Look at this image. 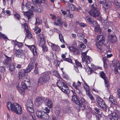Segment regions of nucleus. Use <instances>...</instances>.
I'll list each match as a JSON object with an SVG mask.
<instances>
[{
	"mask_svg": "<svg viewBox=\"0 0 120 120\" xmlns=\"http://www.w3.org/2000/svg\"><path fill=\"white\" fill-rule=\"evenodd\" d=\"M7 106L8 109L15 112L18 115H20L22 112V110L21 106L18 103H14L13 104L10 102L7 103Z\"/></svg>",
	"mask_w": 120,
	"mask_h": 120,
	"instance_id": "1",
	"label": "nucleus"
},
{
	"mask_svg": "<svg viewBox=\"0 0 120 120\" xmlns=\"http://www.w3.org/2000/svg\"><path fill=\"white\" fill-rule=\"evenodd\" d=\"M51 73L50 71H47L41 73V76L40 77L38 82V84L39 85L43 84V83H49L50 79Z\"/></svg>",
	"mask_w": 120,
	"mask_h": 120,
	"instance_id": "2",
	"label": "nucleus"
},
{
	"mask_svg": "<svg viewBox=\"0 0 120 120\" xmlns=\"http://www.w3.org/2000/svg\"><path fill=\"white\" fill-rule=\"evenodd\" d=\"M97 42L96 44L97 49L100 52H102V45L103 44L105 38L102 35H98L97 36Z\"/></svg>",
	"mask_w": 120,
	"mask_h": 120,
	"instance_id": "3",
	"label": "nucleus"
},
{
	"mask_svg": "<svg viewBox=\"0 0 120 120\" xmlns=\"http://www.w3.org/2000/svg\"><path fill=\"white\" fill-rule=\"evenodd\" d=\"M72 93L73 95V96L72 98V101L74 102L75 103L77 106L76 108L78 109L80 108L81 109H84V107L83 105L82 104L81 105L80 103V101L79 100V98H78L77 96L76 95V94L75 92L73 90H71Z\"/></svg>",
	"mask_w": 120,
	"mask_h": 120,
	"instance_id": "4",
	"label": "nucleus"
},
{
	"mask_svg": "<svg viewBox=\"0 0 120 120\" xmlns=\"http://www.w3.org/2000/svg\"><path fill=\"white\" fill-rule=\"evenodd\" d=\"M91 9L89 12L90 15L94 18L98 17L100 13V11L98 9L97 7L93 5H91Z\"/></svg>",
	"mask_w": 120,
	"mask_h": 120,
	"instance_id": "5",
	"label": "nucleus"
},
{
	"mask_svg": "<svg viewBox=\"0 0 120 120\" xmlns=\"http://www.w3.org/2000/svg\"><path fill=\"white\" fill-rule=\"evenodd\" d=\"M110 68L113 69V68H114L115 74L116 75L117 73L120 74V64L118 60L116 61L115 62H112V63L110 65Z\"/></svg>",
	"mask_w": 120,
	"mask_h": 120,
	"instance_id": "6",
	"label": "nucleus"
},
{
	"mask_svg": "<svg viewBox=\"0 0 120 120\" xmlns=\"http://www.w3.org/2000/svg\"><path fill=\"white\" fill-rule=\"evenodd\" d=\"M97 101L99 105L101 108L105 111H106L107 109V106L105 104L104 101L100 97L98 96L97 98Z\"/></svg>",
	"mask_w": 120,
	"mask_h": 120,
	"instance_id": "7",
	"label": "nucleus"
},
{
	"mask_svg": "<svg viewBox=\"0 0 120 120\" xmlns=\"http://www.w3.org/2000/svg\"><path fill=\"white\" fill-rule=\"evenodd\" d=\"M30 79L29 78H25L21 83V87L23 89H26L30 86Z\"/></svg>",
	"mask_w": 120,
	"mask_h": 120,
	"instance_id": "8",
	"label": "nucleus"
},
{
	"mask_svg": "<svg viewBox=\"0 0 120 120\" xmlns=\"http://www.w3.org/2000/svg\"><path fill=\"white\" fill-rule=\"evenodd\" d=\"M31 71L27 67L26 69H21L19 70L18 73L19 79H22L25 76V74L29 73Z\"/></svg>",
	"mask_w": 120,
	"mask_h": 120,
	"instance_id": "9",
	"label": "nucleus"
},
{
	"mask_svg": "<svg viewBox=\"0 0 120 120\" xmlns=\"http://www.w3.org/2000/svg\"><path fill=\"white\" fill-rule=\"evenodd\" d=\"M15 54L16 56L19 58H23L25 56V54L22 49H18L15 50Z\"/></svg>",
	"mask_w": 120,
	"mask_h": 120,
	"instance_id": "10",
	"label": "nucleus"
},
{
	"mask_svg": "<svg viewBox=\"0 0 120 120\" xmlns=\"http://www.w3.org/2000/svg\"><path fill=\"white\" fill-rule=\"evenodd\" d=\"M45 98L43 97H38L35 99V104L37 106H39L41 105L45 100Z\"/></svg>",
	"mask_w": 120,
	"mask_h": 120,
	"instance_id": "11",
	"label": "nucleus"
},
{
	"mask_svg": "<svg viewBox=\"0 0 120 120\" xmlns=\"http://www.w3.org/2000/svg\"><path fill=\"white\" fill-rule=\"evenodd\" d=\"M26 107L27 110L30 113H33L34 112L33 104L31 101L26 103Z\"/></svg>",
	"mask_w": 120,
	"mask_h": 120,
	"instance_id": "12",
	"label": "nucleus"
},
{
	"mask_svg": "<svg viewBox=\"0 0 120 120\" xmlns=\"http://www.w3.org/2000/svg\"><path fill=\"white\" fill-rule=\"evenodd\" d=\"M70 51L72 52L73 54L76 55L80 54V50L78 48H74L73 47L70 46L69 48Z\"/></svg>",
	"mask_w": 120,
	"mask_h": 120,
	"instance_id": "13",
	"label": "nucleus"
},
{
	"mask_svg": "<svg viewBox=\"0 0 120 120\" xmlns=\"http://www.w3.org/2000/svg\"><path fill=\"white\" fill-rule=\"evenodd\" d=\"M22 13L24 14V15L26 17L28 21L30 20H31V17H32L34 15L33 12L31 11H23Z\"/></svg>",
	"mask_w": 120,
	"mask_h": 120,
	"instance_id": "14",
	"label": "nucleus"
},
{
	"mask_svg": "<svg viewBox=\"0 0 120 120\" xmlns=\"http://www.w3.org/2000/svg\"><path fill=\"white\" fill-rule=\"evenodd\" d=\"M108 37L110 41L112 43H114L117 41V39L115 34L114 33H112L109 34Z\"/></svg>",
	"mask_w": 120,
	"mask_h": 120,
	"instance_id": "15",
	"label": "nucleus"
},
{
	"mask_svg": "<svg viewBox=\"0 0 120 120\" xmlns=\"http://www.w3.org/2000/svg\"><path fill=\"white\" fill-rule=\"evenodd\" d=\"M4 56L5 59L3 62V64L6 66L10 64L12 60V57H9L5 54Z\"/></svg>",
	"mask_w": 120,
	"mask_h": 120,
	"instance_id": "16",
	"label": "nucleus"
},
{
	"mask_svg": "<svg viewBox=\"0 0 120 120\" xmlns=\"http://www.w3.org/2000/svg\"><path fill=\"white\" fill-rule=\"evenodd\" d=\"M81 85V82L79 81H78L77 83H76L75 82H74L72 84L73 86L77 90V92L79 94H81V92L80 91L79 87Z\"/></svg>",
	"mask_w": 120,
	"mask_h": 120,
	"instance_id": "17",
	"label": "nucleus"
},
{
	"mask_svg": "<svg viewBox=\"0 0 120 120\" xmlns=\"http://www.w3.org/2000/svg\"><path fill=\"white\" fill-rule=\"evenodd\" d=\"M36 61V59L34 58H32L30 59V62L27 67V68L31 71L34 68V64Z\"/></svg>",
	"mask_w": 120,
	"mask_h": 120,
	"instance_id": "18",
	"label": "nucleus"
},
{
	"mask_svg": "<svg viewBox=\"0 0 120 120\" xmlns=\"http://www.w3.org/2000/svg\"><path fill=\"white\" fill-rule=\"evenodd\" d=\"M27 46L30 49L34 56H36L37 55V51L36 47L35 45H27Z\"/></svg>",
	"mask_w": 120,
	"mask_h": 120,
	"instance_id": "19",
	"label": "nucleus"
},
{
	"mask_svg": "<svg viewBox=\"0 0 120 120\" xmlns=\"http://www.w3.org/2000/svg\"><path fill=\"white\" fill-rule=\"evenodd\" d=\"M64 22L60 17H56L54 22V25L56 26L61 25L63 24Z\"/></svg>",
	"mask_w": 120,
	"mask_h": 120,
	"instance_id": "20",
	"label": "nucleus"
},
{
	"mask_svg": "<svg viewBox=\"0 0 120 120\" xmlns=\"http://www.w3.org/2000/svg\"><path fill=\"white\" fill-rule=\"evenodd\" d=\"M63 92L67 94H68L70 92V90L69 89L68 86L67 84L65 83L64 85L60 89Z\"/></svg>",
	"mask_w": 120,
	"mask_h": 120,
	"instance_id": "21",
	"label": "nucleus"
},
{
	"mask_svg": "<svg viewBox=\"0 0 120 120\" xmlns=\"http://www.w3.org/2000/svg\"><path fill=\"white\" fill-rule=\"evenodd\" d=\"M108 117L110 119H113V120H118V117L117 114L115 112H113L111 115H109Z\"/></svg>",
	"mask_w": 120,
	"mask_h": 120,
	"instance_id": "22",
	"label": "nucleus"
},
{
	"mask_svg": "<svg viewBox=\"0 0 120 120\" xmlns=\"http://www.w3.org/2000/svg\"><path fill=\"white\" fill-rule=\"evenodd\" d=\"M86 18L87 20L91 24H94V23H95L96 25H97V22L95 21H94V19L92 17L90 16H87L86 17Z\"/></svg>",
	"mask_w": 120,
	"mask_h": 120,
	"instance_id": "23",
	"label": "nucleus"
},
{
	"mask_svg": "<svg viewBox=\"0 0 120 120\" xmlns=\"http://www.w3.org/2000/svg\"><path fill=\"white\" fill-rule=\"evenodd\" d=\"M32 4H34V5L33 2L32 3L30 2H27L26 4L25 7L26 8H28L30 10L33 11L34 10V7L32 5Z\"/></svg>",
	"mask_w": 120,
	"mask_h": 120,
	"instance_id": "24",
	"label": "nucleus"
},
{
	"mask_svg": "<svg viewBox=\"0 0 120 120\" xmlns=\"http://www.w3.org/2000/svg\"><path fill=\"white\" fill-rule=\"evenodd\" d=\"M45 105L49 108H51L52 107L53 103L51 100L46 99L45 100Z\"/></svg>",
	"mask_w": 120,
	"mask_h": 120,
	"instance_id": "25",
	"label": "nucleus"
},
{
	"mask_svg": "<svg viewBox=\"0 0 120 120\" xmlns=\"http://www.w3.org/2000/svg\"><path fill=\"white\" fill-rule=\"evenodd\" d=\"M34 8V10L33 11L37 12H40L43 10V7L41 6H37V7H35Z\"/></svg>",
	"mask_w": 120,
	"mask_h": 120,
	"instance_id": "26",
	"label": "nucleus"
},
{
	"mask_svg": "<svg viewBox=\"0 0 120 120\" xmlns=\"http://www.w3.org/2000/svg\"><path fill=\"white\" fill-rule=\"evenodd\" d=\"M65 83L62 81L59 80L56 83V85L60 89L64 85V84Z\"/></svg>",
	"mask_w": 120,
	"mask_h": 120,
	"instance_id": "27",
	"label": "nucleus"
},
{
	"mask_svg": "<svg viewBox=\"0 0 120 120\" xmlns=\"http://www.w3.org/2000/svg\"><path fill=\"white\" fill-rule=\"evenodd\" d=\"M50 43L51 44V46L53 51H56L58 49V48L59 47V46L52 43L50 42Z\"/></svg>",
	"mask_w": 120,
	"mask_h": 120,
	"instance_id": "28",
	"label": "nucleus"
},
{
	"mask_svg": "<svg viewBox=\"0 0 120 120\" xmlns=\"http://www.w3.org/2000/svg\"><path fill=\"white\" fill-rule=\"evenodd\" d=\"M81 101L80 100H79V101H80V103L81 104H81V105H82V104L84 105V109H81L80 108L79 109H78L77 108H76L77 109H79V110H84V109H85V107H86V105H85L84 104H83V103H84V104H85V103L86 102V101L83 98H81Z\"/></svg>",
	"mask_w": 120,
	"mask_h": 120,
	"instance_id": "29",
	"label": "nucleus"
},
{
	"mask_svg": "<svg viewBox=\"0 0 120 120\" xmlns=\"http://www.w3.org/2000/svg\"><path fill=\"white\" fill-rule=\"evenodd\" d=\"M91 59L90 57L88 56L84 58V59L82 60L83 61H85L86 63L87 64H90L91 62Z\"/></svg>",
	"mask_w": 120,
	"mask_h": 120,
	"instance_id": "30",
	"label": "nucleus"
},
{
	"mask_svg": "<svg viewBox=\"0 0 120 120\" xmlns=\"http://www.w3.org/2000/svg\"><path fill=\"white\" fill-rule=\"evenodd\" d=\"M23 43H20L18 41H16L14 43L15 46H17L18 47L20 48H22L23 46Z\"/></svg>",
	"mask_w": 120,
	"mask_h": 120,
	"instance_id": "31",
	"label": "nucleus"
},
{
	"mask_svg": "<svg viewBox=\"0 0 120 120\" xmlns=\"http://www.w3.org/2000/svg\"><path fill=\"white\" fill-rule=\"evenodd\" d=\"M86 71L88 75H91L93 72H94L92 69L90 67H87Z\"/></svg>",
	"mask_w": 120,
	"mask_h": 120,
	"instance_id": "32",
	"label": "nucleus"
},
{
	"mask_svg": "<svg viewBox=\"0 0 120 120\" xmlns=\"http://www.w3.org/2000/svg\"><path fill=\"white\" fill-rule=\"evenodd\" d=\"M84 86L86 93H87L88 92H90L89 86L86 82H85V83H84Z\"/></svg>",
	"mask_w": 120,
	"mask_h": 120,
	"instance_id": "33",
	"label": "nucleus"
},
{
	"mask_svg": "<svg viewBox=\"0 0 120 120\" xmlns=\"http://www.w3.org/2000/svg\"><path fill=\"white\" fill-rule=\"evenodd\" d=\"M100 74L101 77L104 80L107 78V77L106 76L105 74L103 71L100 72Z\"/></svg>",
	"mask_w": 120,
	"mask_h": 120,
	"instance_id": "34",
	"label": "nucleus"
},
{
	"mask_svg": "<svg viewBox=\"0 0 120 120\" xmlns=\"http://www.w3.org/2000/svg\"><path fill=\"white\" fill-rule=\"evenodd\" d=\"M49 115L45 112V114H44V116H43V117H42V119L45 120H49Z\"/></svg>",
	"mask_w": 120,
	"mask_h": 120,
	"instance_id": "35",
	"label": "nucleus"
},
{
	"mask_svg": "<svg viewBox=\"0 0 120 120\" xmlns=\"http://www.w3.org/2000/svg\"><path fill=\"white\" fill-rule=\"evenodd\" d=\"M78 47L80 48V50L81 52L83 51V50L86 48V46L83 43H82V44L80 45H79Z\"/></svg>",
	"mask_w": 120,
	"mask_h": 120,
	"instance_id": "36",
	"label": "nucleus"
},
{
	"mask_svg": "<svg viewBox=\"0 0 120 120\" xmlns=\"http://www.w3.org/2000/svg\"><path fill=\"white\" fill-rule=\"evenodd\" d=\"M44 113V112L43 111H39L38 110L36 111V114L37 117L40 118L41 117V114H43Z\"/></svg>",
	"mask_w": 120,
	"mask_h": 120,
	"instance_id": "37",
	"label": "nucleus"
},
{
	"mask_svg": "<svg viewBox=\"0 0 120 120\" xmlns=\"http://www.w3.org/2000/svg\"><path fill=\"white\" fill-rule=\"evenodd\" d=\"M21 25L22 27L24 28V30H25L26 32L27 31L29 30L28 29V25L27 23H24L23 24L22 23Z\"/></svg>",
	"mask_w": 120,
	"mask_h": 120,
	"instance_id": "38",
	"label": "nucleus"
},
{
	"mask_svg": "<svg viewBox=\"0 0 120 120\" xmlns=\"http://www.w3.org/2000/svg\"><path fill=\"white\" fill-rule=\"evenodd\" d=\"M26 32V36L28 38L30 39L32 38V35L30 30L27 31Z\"/></svg>",
	"mask_w": 120,
	"mask_h": 120,
	"instance_id": "39",
	"label": "nucleus"
},
{
	"mask_svg": "<svg viewBox=\"0 0 120 120\" xmlns=\"http://www.w3.org/2000/svg\"><path fill=\"white\" fill-rule=\"evenodd\" d=\"M85 109L86 110L85 112L86 116L89 114L92 111V110L91 108L90 107L88 108H85L84 110Z\"/></svg>",
	"mask_w": 120,
	"mask_h": 120,
	"instance_id": "40",
	"label": "nucleus"
},
{
	"mask_svg": "<svg viewBox=\"0 0 120 120\" xmlns=\"http://www.w3.org/2000/svg\"><path fill=\"white\" fill-rule=\"evenodd\" d=\"M105 86L108 88L109 86L110 83L108 78L104 80Z\"/></svg>",
	"mask_w": 120,
	"mask_h": 120,
	"instance_id": "41",
	"label": "nucleus"
},
{
	"mask_svg": "<svg viewBox=\"0 0 120 120\" xmlns=\"http://www.w3.org/2000/svg\"><path fill=\"white\" fill-rule=\"evenodd\" d=\"M88 51V50H87L85 52H82L81 57L82 60L84 59L87 56H87L86 55V54Z\"/></svg>",
	"mask_w": 120,
	"mask_h": 120,
	"instance_id": "42",
	"label": "nucleus"
},
{
	"mask_svg": "<svg viewBox=\"0 0 120 120\" xmlns=\"http://www.w3.org/2000/svg\"><path fill=\"white\" fill-rule=\"evenodd\" d=\"M94 30L96 32L100 33H101V30L99 27L96 26Z\"/></svg>",
	"mask_w": 120,
	"mask_h": 120,
	"instance_id": "43",
	"label": "nucleus"
},
{
	"mask_svg": "<svg viewBox=\"0 0 120 120\" xmlns=\"http://www.w3.org/2000/svg\"><path fill=\"white\" fill-rule=\"evenodd\" d=\"M69 7L70 10L71 11H74L75 9V6L72 4H70L69 5Z\"/></svg>",
	"mask_w": 120,
	"mask_h": 120,
	"instance_id": "44",
	"label": "nucleus"
},
{
	"mask_svg": "<svg viewBox=\"0 0 120 120\" xmlns=\"http://www.w3.org/2000/svg\"><path fill=\"white\" fill-rule=\"evenodd\" d=\"M46 41L45 39H40V41L39 45L40 46L45 45Z\"/></svg>",
	"mask_w": 120,
	"mask_h": 120,
	"instance_id": "45",
	"label": "nucleus"
},
{
	"mask_svg": "<svg viewBox=\"0 0 120 120\" xmlns=\"http://www.w3.org/2000/svg\"><path fill=\"white\" fill-rule=\"evenodd\" d=\"M41 47L43 51L46 52L48 51V48L45 45H42L41 46Z\"/></svg>",
	"mask_w": 120,
	"mask_h": 120,
	"instance_id": "46",
	"label": "nucleus"
},
{
	"mask_svg": "<svg viewBox=\"0 0 120 120\" xmlns=\"http://www.w3.org/2000/svg\"><path fill=\"white\" fill-rule=\"evenodd\" d=\"M86 94L89 96V97L92 101H94V99L93 96L91 94L90 92H87Z\"/></svg>",
	"mask_w": 120,
	"mask_h": 120,
	"instance_id": "47",
	"label": "nucleus"
},
{
	"mask_svg": "<svg viewBox=\"0 0 120 120\" xmlns=\"http://www.w3.org/2000/svg\"><path fill=\"white\" fill-rule=\"evenodd\" d=\"M59 38L61 42L63 43H65V41L64 40L63 36L61 34H59Z\"/></svg>",
	"mask_w": 120,
	"mask_h": 120,
	"instance_id": "48",
	"label": "nucleus"
},
{
	"mask_svg": "<svg viewBox=\"0 0 120 120\" xmlns=\"http://www.w3.org/2000/svg\"><path fill=\"white\" fill-rule=\"evenodd\" d=\"M10 68V70L11 71H14L15 68V67L13 64H11L9 65Z\"/></svg>",
	"mask_w": 120,
	"mask_h": 120,
	"instance_id": "49",
	"label": "nucleus"
},
{
	"mask_svg": "<svg viewBox=\"0 0 120 120\" xmlns=\"http://www.w3.org/2000/svg\"><path fill=\"white\" fill-rule=\"evenodd\" d=\"M60 64L59 61L57 60H55L54 61L53 64L56 67L59 66Z\"/></svg>",
	"mask_w": 120,
	"mask_h": 120,
	"instance_id": "50",
	"label": "nucleus"
},
{
	"mask_svg": "<svg viewBox=\"0 0 120 120\" xmlns=\"http://www.w3.org/2000/svg\"><path fill=\"white\" fill-rule=\"evenodd\" d=\"M14 16L15 18L17 19L19 21L20 15L17 13H16L14 15Z\"/></svg>",
	"mask_w": 120,
	"mask_h": 120,
	"instance_id": "51",
	"label": "nucleus"
},
{
	"mask_svg": "<svg viewBox=\"0 0 120 120\" xmlns=\"http://www.w3.org/2000/svg\"><path fill=\"white\" fill-rule=\"evenodd\" d=\"M64 60L71 64H72V59L69 58H66L64 59Z\"/></svg>",
	"mask_w": 120,
	"mask_h": 120,
	"instance_id": "52",
	"label": "nucleus"
},
{
	"mask_svg": "<svg viewBox=\"0 0 120 120\" xmlns=\"http://www.w3.org/2000/svg\"><path fill=\"white\" fill-rule=\"evenodd\" d=\"M39 38L40 39H45V37L44 34L41 33V34H38Z\"/></svg>",
	"mask_w": 120,
	"mask_h": 120,
	"instance_id": "53",
	"label": "nucleus"
},
{
	"mask_svg": "<svg viewBox=\"0 0 120 120\" xmlns=\"http://www.w3.org/2000/svg\"><path fill=\"white\" fill-rule=\"evenodd\" d=\"M42 23L41 20L38 18H36V21L35 24H41Z\"/></svg>",
	"mask_w": 120,
	"mask_h": 120,
	"instance_id": "54",
	"label": "nucleus"
},
{
	"mask_svg": "<svg viewBox=\"0 0 120 120\" xmlns=\"http://www.w3.org/2000/svg\"><path fill=\"white\" fill-rule=\"evenodd\" d=\"M76 65L78 67H79L81 68H82V65L81 63L78 62L77 60L75 61Z\"/></svg>",
	"mask_w": 120,
	"mask_h": 120,
	"instance_id": "55",
	"label": "nucleus"
},
{
	"mask_svg": "<svg viewBox=\"0 0 120 120\" xmlns=\"http://www.w3.org/2000/svg\"><path fill=\"white\" fill-rule=\"evenodd\" d=\"M71 109L69 108H67L66 110H64L63 111V112L64 113H66L68 112H71Z\"/></svg>",
	"mask_w": 120,
	"mask_h": 120,
	"instance_id": "56",
	"label": "nucleus"
},
{
	"mask_svg": "<svg viewBox=\"0 0 120 120\" xmlns=\"http://www.w3.org/2000/svg\"><path fill=\"white\" fill-rule=\"evenodd\" d=\"M25 89H21L20 88H19L18 89V90L19 91V92L21 94H24L25 92L24 90Z\"/></svg>",
	"mask_w": 120,
	"mask_h": 120,
	"instance_id": "57",
	"label": "nucleus"
},
{
	"mask_svg": "<svg viewBox=\"0 0 120 120\" xmlns=\"http://www.w3.org/2000/svg\"><path fill=\"white\" fill-rule=\"evenodd\" d=\"M5 71V69L4 67L1 66L0 67V71L2 73H4Z\"/></svg>",
	"mask_w": 120,
	"mask_h": 120,
	"instance_id": "58",
	"label": "nucleus"
},
{
	"mask_svg": "<svg viewBox=\"0 0 120 120\" xmlns=\"http://www.w3.org/2000/svg\"><path fill=\"white\" fill-rule=\"evenodd\" d=\"M34 73L35 74L38 75L39 74V71H38V68H35L34 71Z\"/></svg>",
	"mask_w": 120,
	"mask_h": 120,
	"instance_id": "59",
	"label": "nucleus"
},
{
	"mask_svg": "<svg viewBox=\"0 0 120 120\" xmlns=\"http://www.w3.org/2000/svg\"><path fill=\"white\" fill-rule=\"evenodd\" d=\"M109 99L110 102L112 103L113 104L114 101V99L113 98V96L110 95L109 98Z\"/></svg>",
	"mask_w": 120,
	"mask_h": 120,
	"instance_id": "60",
	"label": "nucleus"
},
{
	"mask_svg": "<svg viewBox=\"0 0 120 120\" xmlns=\"http://www.w3.org/2000/svg\"><path fill=\"white\" fill-rule=\"evenodd\" d=\"M94 110L95 112L97 114L99 113L100 112L99 109L97 108H95L94 109Z\"/></svg>",
	"mask_w": 120,
	"mask_h": 120,
	"instance_id": "61",
	"label": "nucleus"
},
{
	"mask_svg": "<svg viewBox=\"0 0 120 120\" xmlns=\"http://www.w3.org/2000/svg\"><path fill=\"white\" fill-rule=\"evenodd\" d=\"M96 118L98 120H100V118L101 117V114H98L96 115Z\"/></svg>",
	"mask_w": 120,
	"mask_h": 120,
	"instance_id": "62",
	"label": "nucleus"
},
{
	"mask_svg": "<svg viewBox=\"0 0 120 120\" xmlns=\"http://www.w3.org/2000/svg\"><path fill=\"white\" fill-rule=\"evenodd\" d=\"M50 16H51V18L53 20L55 19H56V16L55 14H50Z\"/></svg>",
	"mask_w": 120,
	"mask_h": 120,
	"instance_id": "63",
	"label": "nucleus"
},
{
	"mask_svg": "<svg viewBox=\"0 0 120 120\" xmlns=\"http://www.w3.org/2000/svg\"><path fill=\"white\" fill-rule=\"evenodd\" d=\"M80 26L81 27H84L87 26V25L86 24L83 23H81L80 24Z\"/></svg>",
	"mask_w": 120,
	"mask_h": 120,
	"instance_id": "64",
	"label": "nucleus"
}]
</instances>
